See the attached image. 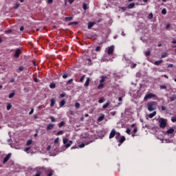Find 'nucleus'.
<instances>
[{
  "mask_svg": "<svg viewBox=\"0 0 176 176\" xmlns=\"http://www.w3.org/2000/svg\"><path fill=\"white\" fill-rule=\"evenodd\" d=\"M151 98H153V100H159V98L157 96H156V94L153 93H149L144 96V101H148V100H151Z\"/></svg>",
  "mask_w": 176,
  "mask_h": 176,
  "instance_id": "f257e3e1",
  "label": "nucleus"
},
{
  "mask_svg": "<svg viewBox=\"0 0 176 176\" xmlns=\"http://www.w3.org/2000/svg\"><path fill=\"white\" fill-rule=\"evenodd\" d=\"M147 109L150 112L155 111V109H156V102H150L147 103Z\"/></svg>",
  "mask_w": 176,
  "mask_h": 176,
  "instance_id": "f03ea898",
  "label": "nucleus"
},
{
  "mask_svg": "<svg viewBox=\"0 0 176 176\" xmlns=\"http://www.w3.org/2000/svg\"><path fill=\"white\" fill-rule=\"evenodd\" d=\"M63 144H65V148H66V149L69 148L72 144H74V142L72 140L69 141L68 138H64L63 139Z\"/></svg>",
  "mask_w": 176,
  "mask_h": 176,
  "instance_id": "7ed1b4c3",
  "label": "nucleus"
},
{
  "mask_svg": "<svg viewBox=\"0 0 176 176\" xmlns=\"http://www.w3.org/2000/svg\"><path fill=\"white\" fill-rule=\"evenodd\" d=\"M15 53L13 55L14 58H19L20 57V55L21 53H23V48L19 47L16 50H14Z\"/></svg>",
  "mask_w": 176,
  "mask_h": 176,
  "instance_id": "20e7f679",
  "label": "nucleus"
},
{
  "mask_svg": "<svg viewBox=\"0 0 176 176\" xmlns=\"http://www.w3.org/2000/svg\"><path fill=\"white\" fill-rule=\"evenodd\" d=\"M159 122L160 129H166L167 126V120L164 118H161Z\"/></svg>",
  "mask_w": 176,
  "mask_h": 176,
  "instance_id": "39448f33",
  "label": "nucleus"
},
{
  "mask_svg": "<svg viewBox=\"0 0 176 176\" xmlns=\"http://www.w3.org/2000/svg\"><path fill=\"white\" fill-rule=\"evenodd\" d=\"M115 50V46L111 45L107 48V54L109 56H111V54H113V52Z\"/></svg>",
  "mask_w": 176,
  "mask_h": 176,
  "instance_id": "423d86ee",
  "label": "nucleus"
},
{
  "mask_svg": "<svg viewBox=\"0 0 176 176\" xmlns=\"http://www.w3.org/2000/svg\"><path fill=\"white\" fill-rule=\"evenodd\" d=\"M10 157H12V153H10L4 157L3 160V164H6L9 161Z\"/></svg>",
  "mask_w": 176,
  "mask_h": 176,
  "instance_id": "0eeeda50",
  "label": "nucleus"
},
{
  "mask_svg": "<svg viewBox=\"0 0 176 176\" xmlns=\"http://www.w3.org/2000/svg\"><path fill=\"white\" fill-rule=\"evenodd\" d=\"M115 135H116V131L115 130V129H113L110 132L109 139L111 140V139L113 138V137H115Z\"/></svg>",
  "mask_w": 176,
  "mask_h": 176,
  "instance_id": "6e6552de",
  "label": "nucleus"
},
{
  "mask_svg": "<svg viewBox=\"0 0 176 176\" xmlns=\"http://www.w3.org/2000/svg\"><path fill=\"white\" fill-rule=\"evenodd\" d=\"M126 141V138L124 136H122L120 139L118 140V142H120V144H118V146H120L122 143H124Z\"/></svg>",
  "mask_w": 176,
  "mask_h": 176,
  "instance_id": "1a4fd4ad",
  "label": "nucleus"
},
{
  "mask_svg": "<svg viewBox=\"0 0 176 176\" xmlns=\"http://www.w3.org/2000/svg\"><path fill=\"white\" fill-rule=\"evenodd\" d=\"M53 127H54V124H52V123L49 124L47 126V127H46L47 131H49V130L53 129Z\"/></svg>",
  "mask_w": 176,
  "mask_h": 176,
  "instance_id": "9d476101",
  "label": "nucleus"
},
{
  "mask_svg": "<svg viewBox=\"0 0 176 176\" xmlns=\"http://www.w3.org/2000/svg\"><path fill=\"white\" fill-rule=\"evenodd\" d=\"M96 24V22H89L88 23V30H91L93 27H94V25Z\"/></svg>",
  "mask_w": 176,
  "mask_h": 176,
  "instance_id": "9b49d317",
  "label": "nucleus"
},
{
  "mask_svg": "<svg viewBox=\"0 0 176 176\" xmlns=\"http://www.w3.org/2000/svg\"><path fill=\"white\" fill-rule=\"evenodd\" d=\"M89 85H90V78H87L86 82L84 84V87H87V86H89Z\"/></svg>",
  "mask_w": 176,
  "mask_h": 176,
  "instance_id": "f8f14e48",
  "label": "nucleus"
},
{
  "mask_svg": "<svg viewBox=\"0 0 176 176\" xmlns=\"http://www.w3.org/2000/svg\"><path fill=\"white\" fill-rule=\"evenodd\" d=\"M51 103H50V107H54V104H56V98H53L50 100Z\"/></svg>",
  "mask_w": 176,
  "mask_h": 176,
  "instance_id": "ddd939ff",
  "label": "nucleus"
},
{
  "mask_svg": "<svg viewBox=\"0 0 176 176\" xmlns=\"http://www.w3.org/2000/svg\"><path fill=\"white\" fill-rule=\"evenodd\" d=\"M105 118L104 114H101V116L98 117V122H102L104 120V118Z\"/></svg>",
  "mask_w": 176,
  "mask_h": 176,
  "instance_id": "4468645a",
  "label": "nucleus"
},
{
  "mask_svg": "<svg viewBox=\"0 0 176 176\" xmlns=\"http://www.w3.org/2000/svg\"><path fill=\"white\" fill-rule=\"evenodd\" d=\"M174 133V129L170 128L166 131V134H173Z\"/></svg>",
  "mask_w": 176,
  "mask_h": 176,
  "instance_id": "2eb2a0df",
  "label": "nucleus"
},
{
  "mask_svg": "<svg viewBox=\"0 0 176 176\" xmlns=\"http://www.w3.org/2000/svg\"><path fill=\"white\" fill-rule=\"evenodd\" d=\"M65 104H66V102L65 100H61L59 104L60 108H63V107H64Z\"/></svg>",
  "mask_w": 176,
  "mask_h": 176,
  "instance_id": "dca6fc26",
  "label": "nucleus"
},
{
  "mask_svg": "<svg viewBox=\"0 0 176 176\" xmlns=\"http://www.w3.org/2000/svg\"><path fill=\"white\" fill-rule=\"evenodd\" d=\"M163 63V60H159L154 62L155 65H160Z\"/></svg>",
  "mask_w": 176,
  "mask_h": 176,
  "instance_id": "f3484780",
  "label": "nucleus"
},
{
  "mask_svg": "<svg viewBox=\"0 0 176 176\" xmlns=\"http://www.w3.org/2000/svg\"><path fill=\"white\" fill-rule=\"evenodd\" d=\"M154 116H156V111H153V113L148 115V118L150 119H152V118H153Z\"/></svg>",
  "mask_w": 176,
  "mask_h": 176,
  "instance_id": "a211bd4d",
  "label": "nucleus"
},
{
  "mask_svg": "<svg viewBox=\"0 0 176 176\" xmlns=\"http://www.w3.org/2000/svg\"><path fill=\"white\" fill-rule=\"evenodd\" d=\"M16 94V92L14 91H12L11 94H9L8 98H13Z\"/></svg>",
  "mask_w": 176,
  "mask_h": 176,
  "instance_id": "6ab92c4d",
  "label": "nucleus"
},
{
  "mask_svg": "<svg viewBox=\"0 0 176 176\" xmlns=\"http://www.w3.org/2000/svg\"><path fill=\"white\" fill-rule=\"evenodd\" d=\"M168 53L167 52H164L161 55L162 58H166V57H168Z\"/></svg>",
  "mask_w": 176,
  "mask_h": 176,
  "instance_id": "aec40b11",
  "label": "nucleus"
},
{
  "mask_svg": "<svg viewBox=\"0 0 176 176\" xmlns=\"http://www.w3.org/2000/svg\"><path fill=\"white\" fill-rule=\"evenodd\" d=\"M54 171L52 170H48L47 171V176H53Z\"/></svg>",
  "mask_w": 176,
  "mask_h": 176,
  "instance_id": "412c9836",
  "label": "nucleus"
},
{
  "mask_svg": "<svg viewBox=\"0 0 176 176\" xmlns=\"http://www.w3.org/2000/svg\"><path fill=\"white\" fill-rule=\"evenodd\" d=\"M134 6H135V3H131L129 4L127 8L128 9H133V8H134Z\"/></svg>",
  "mask_w": 176,
  "mask_h": 176,
  "instance_id": "4be33fe9",
  "label": "nucleus"
},
{
  "mask_svg": "<svg viewBox=\"0 0 176 176\" xmlns=\"http://www.w3.org/2000/svg\"><path fill=\"white\" fill-rule=\"evenodd\" d=\"M22 71H24V67L21 66L19 67V69L16 71L18 74H20Z\"/></svg>",
  "mask_w": 176,
  "mask_h": 176,
  "instance_id": "5701e85b",
  "label": "nucleus"
},
{
  "mask_svg": "<svg viewBox=\"0 0 176 176\" xmlns=\"http://www.w3.org/2000/svg\"><path fill=\"white\" fill-rule=\"evenodd\" d=\"M104 84L102 82H100L99 85L98 86V90H101L104 87Z\"/></svg>",
  "mask_w": 176,
  "mask_h": 176,
  "instance_id": "b1692460",
  "label": "nucleus"
},
{
  "mask_svg": "<svg viewBox=\"0 0 176 176\" xmlns=\"http://www.w3.org/2000/svg\"><path fill=\"white\" fill-rule=\"evenodd\" d=\"M105 79H107V76H102L101 77V80H100V83H104V82H105Z\"/></svg>",
  "mask_w": 176,
  "mask_h": 176,
  "instance_id": "393cba45",
  "label": "nucleus"
},
{
  "mask_svg": "<svg viewBox=\"0 0 176 176\" xmlns=\"http://www.w3.org/2000/svg\"><path fill=\"white\" fill-rule=\"evenodd\" d=\"M175 100H176V95L175 94L173 95V96L170 98V102H172V101H175Z\"/></svg>",
  "mask_w": 176,
  "mask_h": 176,
  "instance_id": "a878e982",
  "label": "nucleus"
},
{
  "mask_svg": "<svg viewBox=\"0 0 176 176\" xmlns=\"http://www.w3.org/2000/svg\"><path fill=\"white\" fill-rule=\"evenodd\" d=\"M50 89H56V83L52 82L50 85Z\"/></svg>",
  "mask_w": 176,
  "mask_h": 176,
  "instance_id": "bb28decb",
  "label": "nucleus"
},
{
  "mask_svg": "<svg viewBox=\"0 0 176 176\" xmlns=\"http://www.w3.org/2000/svg\"><path fill=\"white\" fill-rule=\"evenodd\" d=\"M120 138V133L116 132V140H119Z\"/></svg>",
  "mask_w": 176,
  "mask_h": 176,
  "instance_id": "cd10ccee",
  "label": "nucleus"
},
{
  "mask_svg": "<svg viewBox=\"0 0 176 176\" xmlns=\"http://www.w3.org/2000/svg\"><path fill=\"white\" fill-rule=\"evenodd\" d=\"M108 107H109V102H107L106 104H104L102 106L103 109H105L106 108H108Z\"/></svg>",
  "mask_w": 176,
  "mask_h": 176,
  "instance_id": "c85d7f7f",
  "label": "nucleus"
},
{
  "mask_svg": "<svg viewBox=\"0 0 176 176\" xmlns=\"http://www.w3.org/2000/svg\"><path fill=\"white\" fill-rule=\"evenodd\" d=\"M64 124H65V122L62 121L58 124V127H63V126H64Z\"/></svg>",
  "mask_w": 176,
  "mask_h": 176,
  "instance_id": "c756f323",
  "label": "nucleus"
},
{
  "mask_svg": "<svg viewBox=\"0 0 176 176\" xmlns=\"http://www.w3.org/2000/svg\"><path fill=\"white\" fill-rule=\"evenodd\" d=\"M82 8L84 10H87V4H86V3H83Z\"/></svg>",
  "mask_w": 176,
  "mask_h": 176,
  "instance_id": "7c9ffc66",
  "label": "nucleus"
},
{
  "mask_svg": "<svg viewBox=\"0 0 176 176\" xmlns=\"http://www.w3.org/2000/svg\"><path fill=\"white\" fill-rule=\"evenodd\" d=\"M64 134V131H59L56 133V135H63Z\"/></svg>",
  "mask_w": 176,
  "mask_h": 176,
  "instance_id": "2f4dec72",
  "label": "nucleus"
},
{
  "mask_svg": "<svg viewBox=\"0 0 176 176\" xmlns=\"http://www.w3.org/2000/svg\"><path fill=\"white\" fill-rule=\"evenodd\" d=\"M10 109H12V104H8L7 111H10Z\"/></svg>",
  "mask_w": 176,
  "mask_h": 176,
  "instance_id": "473e14b6",
  "label": "nucleus"
},
{
  "mask_svg": "<svg viewBox=\"0 0 176 176\" xmlns=\"http://www.w3.org/2000/svg\"><path fill=\"white\" fill-rule=\"evenodd\" d=\"M75 108H76L77 109L80 108V104H79V102H76Z\"/></svg>",
  "mask_w": 176,
  "mask_h": 176,
  "instance_id": "72a5a7b5",
  "label": "nucleus"
},
{
  "mask_svg": "<svg viewBox=\"0 0 176 176\" xmlns=\"http://www.w3.org/2000/svg\"><path fill=\"white\" fill-rule=\"evenodd\" d=\"M65 21H71V20H72V17L67 16L65 18Z\"/></svg>",
  "mask_w": 176,
  "mask_h": 176,
  "instance_id": "f704fd0d",
  "label": "nucleus"
},
{
  "mask_svg": "<svg viewBox=\"0 0 176 176\" xmlns=\"http://www.w3.org/2000/svg\"><path fill=\"white\" fill-rule=\"evenodd\" d=\"M85 78H86V75H83L82 76H81V78H80V82H83V80H85Z\"/></svg>",
  "mask_w": 176,
  "mask_h": 176,
  "instance_id": "c9c22d12",
  "label": "nucleus"
},
{
  "mask_svg": "<svg viewBox=\"0 0 176 176\" xmlns=\"http://www.w3.org/2000/svg\"><path fill=\"white\" fill-rule=\"evenodd\" d=\"M72 82H74V79L71 78L70 80H69L67 82V85H71V83H72Z\"/></svg>",
  "mask_w": 176,
  "mask_h": 176,
  "instance_id": "e433bc0d",
  "label": "nucleus"
},
{
  "mask_svg": "<svg viewBox=\"0 0 176 176\" xmlns=\"http://www.w3.org/2000/svg\"><path fill=\"white\" fill-rule=\"evenodd\" d=\"M68 74L67 73H65L63 75V79H67V78H68Z\"/></svg>",
  "mask_w": 176,
  "mask_h": 176,
  "instance_id": "4c0bfd02",
  "label": "nucleus"
},
{
  "mask_svg": "<svg viewBox=\"0 0 176 176\" xmlns=\"http://www.w3.org/2000/svg\"><path fill=\"white\" fill-rule=\"evenodd\" d=\"M50 119L51 120V122H56V118H54V117H53V116H50Z\"/></svg>",
  "mask_w": 176,
  "mask_h": 176,
  "instance_id": "58836bf2",
  "label": "nucleus"
},
{
  "mask_svg": "<svg viewBox=\"0 0 176 176\" xmlns=\"http://www.w3.org/2000/svg\"><path fill=\"white\" fill-rule=\"evenodd\" d=\"M126 133L130 135V134H131V130H130V129H126Z\"/></svg>",
  "mask_w": 176,
  "mask_h": 176,
  "instance_id": "ea45409f",
  "label": "nucleus"
},
{
  "mask_svg": "<svg viewBox=\"0 0 176 176\" xmlns=\"http://www.w3.org/2000/svg\"><path fill=\"white\" fill-rule=\"evenodd\" d=\"M58 141H60V138H56L54 140V144H57V143L58 142Z\"/></svg>",
  "mask_w": 176,
  "mask_h": 176,
  "instance_id": "a19ab883",
  "label": "nucleus"
},
{
  "mask_svg": "<svg viewBox=\"0 0 176 176\" xmlns=\"http://www.w3.org/2000/svg\"><path fill=\"white\" fill-rule=\"evenodd\" d=\"M167 13V10L164 8L162 10V14H166Z\"/></svg>",
  "mask_w": 176,
  "mask_h": 176,
  "instance_id": "79ce46f5",
  "label": "nucleus"
},
{
  "mask_svg": "<svg viewBox=\"0 0 176 176\" xmlns=\"http://www.w3.org/2000/svg\"><path fill=\"white\" fill-rule=\"evenodd\" d=\"M160 88L161 89V90H162V89L166 90V89H167V87L165 86V85H161V86L160 87Z\"/></svg>",
  "mask_w": 176,
  "mask_h": 176,
  "instance_id": "37998d69",
  "label": "nucleus"
},
{
  "mask_svg": "<svg viewBox=\"0 0 176 176\" xmlns=\"http://www.w3.org/2000/svg\"><path fill=\"white\" fill-rule=\"evenodd\" d=\"M171 122H173V123H175V122H176V117H172L171 118Z\"/></svg>",
  "mask_w": 176,
  "mask_h": 176,
  "instance_id": "c03bdc74",
  "label": "nucleus"
},
{
  "mask_svg": "<svg viewBox=\"0 0 176 176\" xmlns=\"http://www.w3.org/2000/svg\"><path fill=\"white\" fill-rule=\"evenodd\" d=\"M31 144H32V140H28L27 141V143H26V145H31Z\"/></svg>",
  "mask_w": 176,
  "mask_h": 176,
  "instance_id": "a18cd8bd",
  "label": "nucleus"
},
{
  "mask_svg": "<svg viewBox=\"0 0 176 176\" xmlns=\"http://www.w3.org/2000/svg\"><path fill=\"white\" fill-rule=\"evenodd\" d=\"M60 98H64V97H65V93L60 94Z\"/></svg>",
  "mask_w": 176,
  "mask_h": 176,
  "instance_id": "49530a36",
  "label": "nucleus"
},
{
  "mask_svg": "<svg viewBox=\"0 0 176 176\" xmlns=\"http://www.w3.org/2000/svg\"><path fill=\"white\" fill-rule=\"evenodd\" d=\"M137 67L136 63H133L132 65L131 66V68H135Z\"/></svg>",
  "mask_w": 176,
  "mask_h": 176,
  "instance_id": "de8ad7c7",
  "label": "nucleus"
},
{
  "mask_svg": "<svg viewBox=\"0 0 176 176\" xmlns=\"http://www.w3.org/2000/svg\"><path fill=\"white\" fill-rule=\"evenodd\" d=\"M101 47L100 46H98L96 47V52H100Z\"/></svg>",
  "mask_w": 176,
  "mask_h": 176,
  "instance_id": "09e8293b",
  "label": "nucleus"
},
{
  "mask_svg": "<svg viewBox=\"0 0 176 176\" xmlns=\"http://www.w3.org/2000/svg\"><path fill=\"white\" fill-rule=\"evenodd\" d=\"M98 102L99 104H102V102H104V99L102 98L99 99Z\"/></svg>",
  "mask_w": 176,
  "mask_h": 176,
  "instance_id": "8fccbe9b",
  "label": "nucleus"
},
{
  "mask_svg": "<svg viewBox=\"0 0 176 176\" xmlns=\"http://www.w3.org/2000/svg\"><path fill=\"white\" fill-rule=\"evenodd\" d=\"M43 108H45L44 105H40V106L38 107V109H43Z\"/></svg>",
  "mask_w": 176,
  "mask_h": 176,
  "instance_id": "3c124183",
  "label": "nucleus"
},
{
  "mask_svg": "<svg viewBox=\"0 0 176 176\" xmlns=\"http://www.w3.org/2000/svg\"><path fill=\"white\" fill-rule=\"evenodd\" d=\"M19 6H20V4L19 3H16L14 8V9H19Z\"/></svg>",
  "mask_w": 176,
  "mask_h": 176,
  "instance_id": "603ef678",
  "label": "nucleus"
},
{
  "mask_svg": "<svg viewBox=\"0 0 176 176\" xmlns=\"http://www.w3.org/2000/svg\"><path fill=\"white\" fill-rule=\"evenodd\" d=\"M146 56H151V52L150 51H147L145 52Z\"/></svg>",
  "mask_w": 176,
  "mask_h": 176,
  "instance_id": "864d4df0",
  "label": "nucleus"
},
{
  "mask_svg": "<svg viewBox=\"0 0 176 176\" xmlns=\"http://www.w3.org/2000/svg\"><path fill=\"white\" fill-rule=\"evenodd\" d=\"M71 24H74V25H77L78 22H76V21L71 22V23H69V25H71Z\"/></svg>",
  "mask_w": 176,
  "mask_h": 176,
  "instance_id": "5fc2aeb1",
  "label": "nucleus"
},
{
  "mask_svg": "<svg viewBox=\"0 0 176 176\" xmlns=\"http://www.w3.org/2000/svg\"><path fill=\"white\" fill-rule=\"evenodd\" d=\"M79 148H85V143H82L79 145Z\"/></svg>",
  "mask_w": 176,
  "mask_h": 176,
  "instance_id": "6e6d98bb",
  "label": "nucleus"
},
{
  "mask_svg": "<svg viewBox=\"0 0 176 176\" xmlns=\"http://www.w3.org/2000/svg\"><path fill=\"white\" fill-rule=\"evenodd\" d=\"M167 109V108L166 107V106H162V111H166Z\"/></svg>",
  "mask_w": 176,
  "mask_h": 176,
  "instance_id": "4d7b16f0",
  "label": "nucleus"
},
{
  "mask_svg": "<svg viewBox=\"0 0 176 176\" xmlns=\"http://www.w3.org/2000/svg\"><path fill=\"white\" fill-rule=\"evenodd\" d=\"M137 131H138V129L137 128H135L133 131V134H135V133H137Z\"/></svg>",
  "mask_w": 176,
  "mask_h": 176,
  "instance_id": "13d9d810",
  "label": "nucleus"
},
{
  "mask_svg": "<svg viewBox=\"0 0 176 176\" xmlns=\"http://www.w3.org/2000/svg\"><path fill=\"white\" fill-rule=\"evenodd\" d=\"M34 113V109H32L31 111L29 112V115H32Z\"/></svg>",
  "mask_w": 176,
  "mask_h": 176,
  "instance_id": "bf43d9fd",
  "label": "nucleus"
},
{
  "mask_svg": "<svg viewBox=\"0 0 176 176\" xmlns=\"http://www.w3.org/2000/svg\"><path fill=\"white\" fill-rule=\"evenodd\" d=\"M148 18L149 19H153V14H149Z\"/></svg>",
  "mask_w": 176,
  "mask_h": 176,
  "instance_id": "052dcab7",
  "label": "nucleus"
},
{
  "mask_svg": "<svg viewBox=\"0 0 176 176\" xmlns=\"http://www.w3.org/2000/svg\"><path fill=\"white\" fill-rule=\"evenodd\" d=\"M34 80L36 83H38V82H39V79L38 78H34Z\"/></svg>",
  "mask_w": 176,
  "mask_h": 176,
  "instance_id": "680f3d73",
  "label": "nucleus"
},
{
  "mask_svg": "<svg viewBox=\"0 0 176 176\" xmlns=\"http://www.w3.org/2000/svg\"><path fill=\"white\" fill-rule=\"evenodd\" d=\"M173 67H174V65L170 64L168 65V68H173Z\"/></svg>",
  "mask_w": 176,
  "mask_h": 176,
  "instance_id": "e2e57ef3",
  "label": "nucleus"
},
{
  "mask_svg": "<svg viewBox=\"0 0 176 176\" xmlns=\"http://www.w3.org/2000/svg\"><path fill=\"white\" fill-rule=\"evenodd\" d=\"M30 149H31V148H30V147H27V148H25V152H28V151H30Z\"/></svg>",
  "mask_w": 176,
  "mask_h": 176,
  "instance_id": "0e129e2a",
  "label": "nucleus"
},
{
  "mask_svg": "<svg viewBox=\"0 0 176 176\" xmlns=\"http://www.w3.org/2000/svg\"><path fill=\"white\" fill-rule=\"evenodd\" d=\"M48 3H53V0H47Z\"/></svg>",
  "mask_w": 176,
  "mask_h": 176,
  "instance_id": "69168bd1",
  "label": "nucleus"
},
{
  "mask_svg": "<svg viewBox=\"0 0 176 176\" xmlns=\"http://www.w3.org/2000/svg\"><path fill=\"white\" fill-rule=\"evenodd\" d=\"M51 146H47V151H49L50 149H51Z\"/></svg>",
  "mask_w": 176,
  "mask_h": 176,
  "instance_id": "338daca9",
  "label": "nucleus"
},
{
  "mask_svg": "<svg viewBox=\"0 0 176 176\" xmlns=\"http://www.w3.org/2000/svg\"><path fill=\"white\" fill-rule=\"evenodd\" d=\"M172 43L176 44V39L173 40V41H172Z\"/></svg>",
  "mask_w": 176,
  "mask_h": 176,
  "instance_id": "774afa93",
  "label": "nucleus"
}]
</instances>
